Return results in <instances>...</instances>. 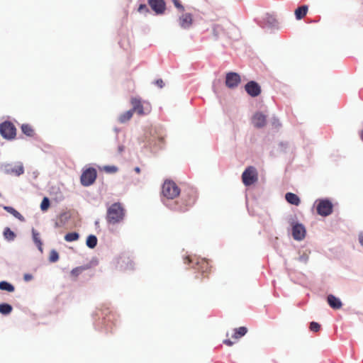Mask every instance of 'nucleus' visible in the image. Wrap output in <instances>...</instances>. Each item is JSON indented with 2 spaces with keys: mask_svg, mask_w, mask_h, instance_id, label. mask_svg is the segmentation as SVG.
I'll return each mask as SVG.
<instances>
[{
  "mask_svg": "<svg viewBox=\"0 0 363 363\" xmlns=\"http://www.w3.org/2000/svg\"><path fill=\"white\" fill-rule=\"evenodd\" d=\"M320 328V325L317 322H311L310 323V330L313 332H318Z\"/></svg>",
  "mask_w": 363,
  "mask_h": 363,
  "instance_id": "nucleus-35",
  "label": "nucleus"
},
{
  "mask_svg": "<svg viewBox=\"0 0 363 363\" xmlns=\"http://www.w3.org/2000/svg\"><path fill=\"white\" fill-rule=\"evenodd\" d=\"M60 226L61 225L57 222L55 223V227L58 228V227H60Z\"/></svg>",
  "mask_w": 363,
  "mask_h": 363,
  "instance_id": "nucleus-52",
  "label": "nucleus"
},
{
  "mask_svg": "<svg viewBox=\"0 0 363 363\" xmlns=\"http://www.w3.org/2000/svg\"><path fill=\"white\" fill-rule=\"evenodd\" d=\"M79 235L77 233L72 232L67 233L65 236V240L67 242H73L79 239Z\"/></svg>",
  "mask_w": 363,
  "mask_h": 363,
  "instance_id": "nucleus-30",
  "label": "nucleus"
},
{
  "mask_svg": "<svg viewBox=\"0 0 363 363\" xmlns=\"http://www.w3.org/2000/svg\"><path fill=\"white\" fill-rule=\"evenodd\" d=\"M138 11L140 13H146L149 11V9L146 4H140L138 7Z\"/></svg>",
  "mask_w": 363,
  "mask_h": 363,
  "instance_id": "nucleus-38",
  "label": "nucleus"
},
{
  "mask_svg": "<svg viewBox=\"0 0 363 363\" xmlns=\"http://www.w3.org/2000/svg\"><path fill=\"white\" fill-rule=\"evenodd\" d=\"M131 103L133 105V108L131 110H133V113L135 111H137L138 114L141 115L143 113V107L141 104V102L139 99H133L131 100Z\"/></svg>",
  "mask_w": 363,
  "mask_h": 363,
  "instance_id": "nucleus-21",
  "label": "nucleus"
},
{
  "mask_svg": "<svg viewBox=\"0 0 363 363\" xmlns=\"http://www.w3.org/2000/svg\"><path fill=\"white\" fill-rule=\"evenodd\" d=\"M6 172L9 174L18 177L24 173L23 164L20 162L14 167H11L9 164L6 167Z\"/></svg>",
  "mask_w": 363,
  "mask_h": 363,
  "instance_id": "nucleus-14",
  "label": "nucleus"
},
{
  "mask_svg": "<svg viewBox=\"0 0 363 363\" xmlns=\"http://www.w3.org/2000/svg\"><path fill=\"white\" fill-rule=\"evenodd\" d=\"M0 133L6 140H11L16 138V128L11 121H4L0 124Z\"/></svg>",
  "mask_w": 363,
  "mask_h": 363,
  "instance_id": "nucleus-5",
  "label": "nucleus"
},
{
  "mask_svg": "<svg viewBox=\"0 0 363 363\" xmlns=\"http://www.w3.org/2000/svg\"><path fill=\"white\" fill-rule=\"evenodd\" d=\"M97 178V172L95 168L92 167V184L95 182Z\"/></svg>",
  "mask_w": 363,
  "mask_h": 363,
  "instance_id": "nucleus-41",
  "label": "nucleus"
},
{
  "mask_svg": "<svg viewBox=\"0 0 363 363\" xmlns=\"http://www.w3.org/2000/svg\"><path fill=\"white\" fill-rule=\"evenodd\" d=\"M97 245V238L96 236L92 235V249L95 247V246Z\"/></svg>",
  "mask_w": 363,
  "mask_h": 363,
  "instance_id": "nucleus-44",
  "label": "nucleus"
},
{
  "mask_svg": "<svg viewBox=\"0 0 363 363\" xmlns=\"http://www.w3.org/2000/svg\"><path fill=\"white\" fill-rule=\"evenodd\" d=\"M58 259H59L58 252L55 250H52L50 252L49 261L50 262H56Z\"/></svg>",
  "mask_w": 363,
  "mask_h": 363,
  "instance_id": "nucleus-32",
  "label": "nucleus"
},
{
  "mask_svg": "<svg viewBox=\"0 0 363 363\" xmlns=\"http://www.w3.org/2000/svg\"><path fill=\"white\" fill-rule=\"evenodd\" d=\"M223 343L228 346H232L234 344V342L231 341L230 339H226L223 340Z\"/></svg>",
  "mask_w": 363,
  "mask_h": 363,
  "instance_id": "nucleus-45",
  "label": "nucleus"
},
{
  "mask_svg": "<svg viewBox=\"0 0 363 363\" xmlns=\"http://www.w3.org/2000/svg\"><path fill=\"white\" fill-rule=\"evenodd\" d=\"M162 192L163 196L169 200L179 195L180 189L174 182L167 180L163 184Z\"/></svg>",
  "mask_w": 363,
  "mask_h": 363,
  "instance_id": "nucleus-3",
  "label": "nucleus"
},
{
  "mask_svg": "<svg viewBox=\"0 0 363 363\" xmlns=\"http://www.w3.org/2000/svg\"><path fill=\"white\" fill-rule=\"evenodd\" d=\"M298 259L299 262L306 264L308 260V256L306 254H303L298 257Z\"/></svg>",
  "mask_w": 363,
  "mask_h": 363,
  "instance_id": "nucleus-37",
  "label": "nucleus"
},
{
  "mask_svg": "<svg viewBox=\"0 0 363 363\" xmlns=\"http://www.w3.org/2000/svg\"><path fill=\"white\" fill-rule=\"evenodd\" d=\"M189 263L192 264H196L198 266V269L201 270L202 272H205L208 269V262L206 259H201L199 260L197 258H191L190 257H188L186 258Z\"/></svg>",
  "mask_w": 363,
  "mask_h": 363,
  "instance_id": "nucleus-13",
  "label": "nucleus"
},
{
  "mask_svg": "<svg viewBox=\"0 0 363 363\" xmlns=\"http://www.w3.org/2000/svg\"><path fill=\"white\" fill-rule=\"evenodd\" d=\"M81 183L84 186H89L91 184V167H88L82 173L81 178Z\"/></svg>",
  "mask_w": 363,
  "mask_h": 363,
  "instance_id": "nucleus-17",
  "label": "nucleus"
},
{
  "mask_svg": "<svg viewBox=\"0 0 363 363\" xmlns=\"http://www.w3.org/2000/svg\"><path fill=\"white\" fill-rule=\"evenodd\" d=\"M264 21L269 27L272 28L277 25L276 18L272 14L267 13L264 18Z\"/></svg>",
  "mask_w": 363,
  "mask_h": 363,
  "instance_id": "nucleus-26",
  "label": "nucleus"
},
{
  "mask_svg": "<svg viewBox=\"0 0 363 363\" xmlns=\"http://www.w3.org/2000/svg\"><path fill=\"white\" fill-rule=\"evenodd\" d=\"M115 131H116V132H118V130L117 128H115Z\"/></svg>",
  "mask_w": 363,
  "mask_h": 363,
  "instance_id": "nucleus-53",
  "label": "nucleus"
},
{
  "mask_svg": "<svg viewBox=\"0 0 363 363\" xmlns=\"http://www.w3.org/2000/svg\"><path fill=\"white\" fill-rule=\"evenodd\" d=\"M86 245L91 248V235H88L87 238H86Z\"/></svg>",
  "mask_w": 363,
  "mask_h": 363,
  "instance_id": "nucleus-46",
  "label": "nucleus"
},
{
  "mask_svg": "<svg viewBox=\"0 0 363 363\" xmlns=\"http://www.w3.org/2000/svg\"><path fill=\"white\" fill-rule=\"evenodd\" d=\"M4 210H6L7 212L10 213L11 214H12L13 216H15L16 218H18V219H21L23 216H21V214L17 211L16 209H14L13 207H11V206H4Z\"/></svg>",
  "mask_w": 363,
  "mask_h": 363,
  "instance_id": "nucleus-31",
  "label": "nucleus"
},
{
  "mask_svg": "<svg viewBox=\"0 0 363 363\" xmlns=\"http://www.w3.org/2000/svg\"><path fill=\"white\" fill-rule=\"evenodd\" d=\"M240 82V75L233 72L227 73L225 77V84L228 88L236 87Z\"/></svg>",
  "mask_w": 363,
  "mask_h": 363,
  "instance_id": "nucleus-9",
  "label": "nucleus"
},
{
  "mask_svg": "<svg viewBox=\"0 0 363 363\" xmlns=\"http://www.w3.org/2000/svg\"><path fill=\"white\" fill-rule=\"evenodd\" d=\"M21 131L28 137H34L35 133L33 126L28 123H23L21 126Z\"/></svg>",
  "mask_w": 363,
  "mask_h": 363,
  "instance_id": "nucleus-19",
  "label": "nucleus"
},
{
  "mask_svg": "<svg viewBox=\"0 0 363 363\" xmlns=\"http://www.w3.org/2000/svg\"><path fill=\"white\" fill-rule=\"evenodd\" d=\"M164 204L167 208L174 211L184 212L186 211V208L180 205L178 202L164 201Z\"/></svg>",
  "mask_w": 363,
  "mask_h": 363,
  "instance_id": "nucleus-16",
  "label": "nucleus"
},
{
  "mask_svg": "<svg viewBox=\"0 0 363 363\" xmlns=\"http://www.w3.org/2000/svg\"><path fill=\"white\" fill-rule=\"evenodd\" d=\"M308 6L306 5H303V6H298L296 10H295V16H296V18L297 20H301L302 19L307 13L308 12Z\"/></svg>",
  "mask_w": 363,
  "mask_h": 363,
  "instance_id": "nucleus-20",
  "label": "nucleus"
},
{
  "mask_svg": "<svg viewBox=\"0 0 363 363\" xmlns=\"http://www.w3.org/2000/svg\"><path fill=\"white\" fill-rule=\"evenodd\" d=\"M163 138H158L157 141L151 140L150 142V145H155L157 146L159 148L161 147L160 144L162 143Z\"/></svg>",
  "mask_w": 363,
  "mask_h": 363,
  "instance_id": "nucleus-36",
  "label": "nucleus"
},
{
  "mask_svg": "<svg viewBox=\"0 0 363 363\" xmlns=\"http://www.w3.org/2000/svg\"><path fill=\"white\" fill-rule=\"evenodd\" d=\"M247 332V328L242 326L235 329V333L233 337L234 338H239L244 336Z\"/></svg>",
  "mask_w": 363,
  "mask_h": 363,
  "instance_id": "nucleus-25",
  "label": "nucleus"
},
{
  "mask_svg": "<svg viewBox=\"0 0 363 363\" xmlns=\"http://www.w3.org/2000/svg\"><path fill=\"white\" fill-rule=\"evenodd\" d=\"M0 289L7 291L9 292H13L14 291V286L7 281H0Z\"/></svg>",
  "mask_w": 363,
  "mask_h": 363,
  "instance_id": "nucleus-27",
  "label": "nucleus"
},
{
  "mask_svg": "<svg viewBox=\"0 0 363 363\" xmlns=\"http://www.w3.org/2000/svg\"><path fill=\"white\" fill-rule=\"evenodd\" d=\"M360 136H361V139L363 140V129L361 130Z\"/></svg>",
  "mask_w": 363,
  "mask_h": 363,
  "instance_id": "nucleus-51",
  "label": "nucleus"
},
{
  "mask_svg": "<svg viewBox=\"0 0 363 363\" xmlns=\"http://www.w3.org/2000/svg\"><path fill=\"white\" fill-rule=\"evenodd\" d=\"M246 92L252 97H256L261 93V87L255 81H250L245 86Z\"/></svg>",
  "mask_w": 363,
  "mask_h": 363,
  "instance_id": "nucleus-8",
  "label": "nucleus"
},
{
  "mask_svg": "<svg viewBox=\"0 0 363 363\" xmlns=\"http://www.w3.org/2000/svg\"><path fill=\"white\" fill-rule=\"evenodd\" d=\"M359 241L361 245L363 246V233H360L359 235Z\"/></svg>",
  "mask_w": 363,
  "mask_h": 363,
  "instance_id": "nucleus-47",
  "label": "nucleus"
},
{
  "mask_svg": "<svg viewBox=\"0 0 363 363\" xmlns=\"http://www.w3.org/2000/svg\"><path fill=\"white\" fill-rule=\"evenodd\" d=\"M173 2H174V4L175 7H177L179 9H180L181 11H184V6L182 5V4L179 2V0H173Z\"/></svg>",
  "mask_w": 363,
  "mask_h": 363,
  "instance_id": "nucleus-39",
  "label": "nucleus"
},
{
  "mask_svg": "<svg viewBox=\"0 0 363 363\" xmlns=\"http://www.w3.org/2000/svg\"><path fill=\"white\" fill-rule=\"evenodd\" d=\"M124 150H125V146L124 145H119L118 146V150H117L118 154L121 155L123 152Z\"/></svg>",
  "mask_w": 363,
  "mask_h": 363,
  "instance_id": "nucleus-42",
  "label": "nucleus"
},
{
  "mask_svg": "<svg viewBox=\"0 0 363 363\" xmlns=\"http://www.w3.org/2000/svg\"><path fill=\"white\" fill-rule=\"evenodd\" d=\"M272 125H274L275 128H277L280 125L279 120L277 118H273Z\"/></svg>",
  "mask_w": 363,
  "mask_h": 363,
  "instance_id": "nucleus-43",
  "label": "nucleus"
},
{
  "mask_svg": "<svg viewBox=\"0 0 363 363\" xmlns=\"http://www.w3.org/2000/svg\"><path fill=\"white\" fill-rule=\"evenodd\" d=\"M91 263H92V266H93V265L97 264H98V261H97V259H95L92 258Z\"/></svg>",
  "mask_w": 363,
  "mask_h": 363,
  "instance_id": "nucleus-49",
  "label": "nucleus"
},
{
  "mask_svg": "<svg viewBox=\"0 0 363 363\" xmlns=\"http://www.w3.org/2000/svg\"><path fill=\"white\" fill-rule=\"evenodd\" d=\"M125 216V210L120 203H114L107 210V221L111 224L121 222Z\"/></svg>",
  "mask_w": 363,
  "mask_h": 363,
  "instance_id": "nucleus-1",
  "label": "nucleus"
},
{
  "mask_svg": "<svg viewBox=\"0 0 363 363\" xmlns=\"http://www.w3.org/2000/svg\"><path fill=\"white\" fill-rule=\"evenodd\" d=\"M111 264L115 269L118 271L132 270L134 268L133 260L125 253L115 257Z\"/></svg>",
  "mask_w": 363,
  "mask_h": 363,
  "instance_id": "nucleus-2",
  "label": "nucleus"
},
{
  "mask_svg": "<svg viewBox=\"0 0 363 363\" xmlns=\"http://www.w3.org/2000/svg\"><path fill=\"white\" fill-rule=\"evenodd\" d=\"M134 170H135V172L136 173H140V168L139 167H135Z\"/></svg>",
  "mask_w": 363,
  "mask_h": 363,
  "instance_id": "nucleus-50",
  "label": "nucleus"
},
{
  "mask_svg": "<svg viewBox=\"0 0 363 363\" xmlns=\"http://www.w3.org/2000/svg\"><path fill=\"white\" fill-rule=\"evenodd\" d=\"M31 275H29V274H26L25 277H24V279L26 280V281H29L31 279Z\"/></svg>",
  "mask_w": 363,
  "mask_h": 363,
  "instance_id": "nucleus-48",
  "label": "nucleus"
},
{
  "mask_svg": "<svg viewBox=\"0 0 363 363\" xmlns=\"http://www.w3.org/2000/svg\"><path fill=\"white\" fill-rule=\"evenodd\" d=\"M33 239L35 245H37L38 250L40 251V252H43V242L40 240V234L39 233L36 232L35 230H33Z\"/></svg>",
  "mask_w": 363,
  "mask_h": 363,
  "instance_id": "nucleus-24",
  "label": "nucleus"
},
{
  "mask_svg": "<svg viewBox=\"0 0 363 363\" xmlns=\"http://www.w3.org/2000/svg\"><path fill=\"white\" fill-rule=\"evenodd\" d=\"M133 114V110H128V111L121 113L118 116V120L121 123H125L132 118Z\"/></svg>",
  "mask_w": 363,
  "mask_h": 363,
  "instance_id": "nucleus-22",
  "label": "nucleus"
},
{
  "mask_svg": "<svg viewBox=\"0 0 363 363\" xmlns=\"http://www.w3.org/2000/svg\"><path fill=\"white\" fill-rule=\"evenodd\" d=\"M242 180L246 186L255 183L257 180V172L256 169L252 166L247 167L242 174Z\"/></svg>",
  "mask_w": 363,
  "mask_h": 363,
  "instance_id": "nucleus-6",
  "label": "nucleus"
},
{
  "mask_svg": "<svg viewBox=\"0 0 363 363\" xmlns=\"http://www.w3.org/2000/svg\"><path fill=\"white\" fill-rule=\"evenodd\" d=\"M49 207H50V200L48 197H44L40 203V209L43 211H46Z\"/></svg>",
  "mask_w": 363,
  "mask_h": 363,
  "instance_id": "nucleus-33",
  "label": "nucleus"
},
{
  "mask_svg": "<svg viewBox=\"0 0 363 363\" xmlns=\"http://www.w3.org/2000/svg\"><path fill=\"white\" fill-rule=\"evenodd\" d=\"M12 306L8 303L0 304V313L3 315H8L12 311Z\"/></svg>",
  "mask_w": 363,
  "mask_h": 363,
  "instance_id": "nucleus-28",
  "label": "nucleus"
},
{
  "mask_svg": "<svg viewBox=\"0 0 363 363\" xmlns=\"http://www.w3.org/2000/svg\"><path fill=\"white\" fill-rule=\"evenodd\" d=\"M85 269L84 267H76L74 269H73L72 271H71V275L74 277H77L79 274H81L84 270Z\"/></svg>",
  "mask_w": 363,
  "mask_h": 363,
  "instance_id": "nucleus-34",
  "label": "nucleus"
},
{
  "mask_svg": "<svg viewBox=\"0 0 363 363\" xmlns=\"http://www.w3.org/2000/svg\"><path fill=\"white\" fill-rule=\"evenodd\" d=\"M155 84L157 85L160 88H162L164 86V83L161 79H158L155 81Z\"/></svg>",
  "mask_w": 363,
  "mask_h": 363,
  "instance_id": "nucleus-40",
  "label": "nucleus"
},
{
  "mask_svg": "<svg viewBox=\"0 0 363 363\" xmlns=\"http://www.w3.org/2000/svg\"><path fill=\"white\" fill-rule=\"evenodd\" d=\"M98 168L100 171H104L107 174H114L118 171V167L115 165L98 166Z\"/></svg>",
  "mask_w": 363,
  "mask_h": 363,
  "instance_id": "nucleus-23",
  "label": "nucleus"
},
{
  "mask_svg": "<svg viewBox=\"0 0 363 363\" xmlns=\"http://www.w3.org/2000/svg\"><path fill=\"white\" fill-rule=\"evenodd\" d=\"M327 302H328V304L333 309H335V310L340 309L342 306L341 300L339 298L334 296L333 294L328 295Z\"/></svg>",
  "mask_w": 363,
  "mask_h": 363,
  "instance_id": "nucleus-15",
  "label": "nucleus"
},
{
  "mask_svg": "<svg viewBox=\"0 0 363 363\" xmlns=\"http://www.w3.org/2000/svg\"><path fill=\"white\" fill-rule=\"evenodd\" d=\"M178 23L182 28L189 29L193 23L191 14L189 13H183L179 17Z\"/></svg>",
  "mask_w": 363,
  "mask_h": 363,
  "instance_id": "nucleus-10",
  "label": "nucleus"
},
{
  "mask_svg": "<svg viewBox=\"0 0 363 363\" xmlns=\"http://www.w3.org/2000/svg\"><path fill=\"white\" fill-rule=\"evenodd\" d=\"M285 199L289 203L294 206H298L300 203L299 197L296 194L291 192H288L285 194Z\"/></svg>",
  "mask_w": 363,
  "mask_h": 363,
  "instance_id": "nucleus-18",
  "label": "nucleus"
},
{
  "mask_svg": "<svg viewBox=\"0 0 363 363\" xmlns=\"http://www.w3.org/2000/svg\"><path fill=\"white\" fill-rule=\"evenodd\" d=\"M4 236L9 241L13 240L16 238L15 233L8 227L4 230Z\"/></svg>",
  "mask_w": 363,
  "mask_h": 363,
  "instance_id": "nucleus-29",
  "label": "nucleus"
},
{
  "mask_svg": "<svg viewBox=\"0 0 363 363\" xmlns=\"http://www.w3.org/2000/svg\"><path fill=\"white\" fill-rule=\"evenodd\" d=\"M151 9L157 14L163 13L165 10V2L164 0H148Z\"/></svg>",
  "mask_w": 363,
  "mask_h": 363,
  "instance_id": "nucleus-11",
  "label": "nucleus"
},
{
  "mask_svg": "<svg viewBox=\"0 0 363 363\" xmlns=\"http://www.w3.org/2000/svg\"><path fill=\"white\" fill-rule=\"evenodd\" d=\"M315 203L318 215L325 217L333 213V205L328 199H317Z\"/></svg>",
  "mask_w": 363,
  "mask_h": 363,
  "instance_id": "nucleus-4",
  "label": "nucleus"
},
{
  "mask_svg": "<svg viewBox=\"0 0 363 363\" xmlns=\"http://www.w3.org/2000/svg\"><path fill=\"white\" fill-rule=\"evenodd\" d=\"M252 122L255 128H263L267 122L266 116L261 112L255 113L252 117Z\"/></svg>",
  "mask_w": 363,
  "mask_h": 363,
  "instance_id": "nucleus-12",
  "label": "nucleus"
},
{
  "mask_svg": "<svg viewBox=\"0 0 363 363\" xmlns=\"http://www.w3.org/2000/svg\"><path fill=\"white\" fill-rule=\"evenodd\" d=\"M292 236L295 240H303L306 235V229L305 226L298 222H291Z\"/></svg>",
  "mask_w": 363,
  "mask_h": 363,
  "instance_id": "nucleus-7",
  "label": "nucleus"
}]
</instances>
